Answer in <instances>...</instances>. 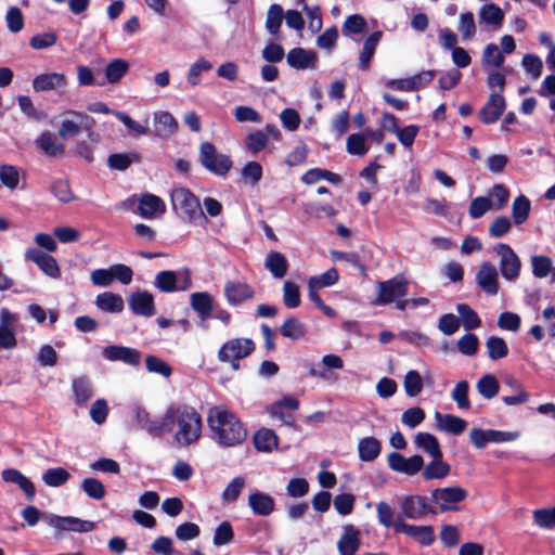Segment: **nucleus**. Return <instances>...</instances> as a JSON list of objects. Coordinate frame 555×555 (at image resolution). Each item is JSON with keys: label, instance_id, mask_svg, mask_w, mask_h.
<instances>
[{"label": "nucleus", "instance_id": "nucleus-1", "mask_svg": "<svg viewBox=\"0 0 555 555\" xmlns=\"http://www.w3.org/2000/svg\"><path fill=\"white\" fill-rule=\"evenodd\" d=\"M202 416L186 404H171L163 414L162 436L172 435V441L180 448L195 443L202 435Z\"/></svg>", "mask_w": 555, "mask_h": 555}, {"label": "nucleus", "instance_id": "nucleus-2", "mask_svg": "<svg viewBox=\"0 0 555 555\" xmlns=\"http://www.w3.org/2000/svg\"><path fill=\"white\" fill-rule=\"evenodd\" d=\"M207 425L212 438L224 447L238 446L247 438L244 424L235 413L223 405H215L208 410Z\"/></svg>", "mask_w": 555, "mask_h": 555}, {"label": "nucleus", "instance_id": "nucleus-3", "mask_svg": "<svg viewBox=\"0 0 555 555\" xmlns=\"http://www.w3.org/2000/svg\"><path fill=\"white\" fill-rule=\"evenodd\" d=\"M170 197L173 209L183 219L190 222L205 219L198 198L188 189L175 188L171 191Z\"/></svg>", "mask_w": 555, "mask_h": 555}, {"label": "nucleus", "instance_id": "nucleus-4", "mask_svg": "<svg viewBox=\"0 0 555 555\" xmlns=\"http://www.w3.org/2000/svg\"><path fill=\"white\" fill-rule=\"evenodd\" d=\"M467 491L460 486L436 488L430 491V502L440 513L454 512L467 498Z\"/></svg>", "mask_w": 555, "mask_h": 555}, {"label": "nucleus", "instance_id": "nucleus-5", "mask_svg": "<svg viewBox=\"0 0 555 555\" xmlns=\"http://www.w3.org/2000/svg\"><path fill=\"white\" fill-rule=\"evenodd\" d=\"M154 286L163 293L184 292L191 288L192 279L189 269L165 270L156 274Z\"/></svg>", "mask_w": 555, "mask_h": 555}, {"label": "nucleus", "instance_id": "nucleus-6", "mask_svg": "<svg viewBox=\"0 0 555 555\" xmlns=\"http://www.w3.org/2000/svg\"><path fill=\"white\" fill-rule=\"evenodd\" d=\"M255 349V344L249 338H233L224 343L218 351L220 362L231 363L234 371L240 369L238 360L249 356Z\"/></svg>", "mask_w": 555, "mask_h": 555}, {"label": "nucleus", "instance_id": "nucleus-7", "mask_svg": "<svg viewBox=\"0 0 555 555\" xmlns=\"http://www.w3.org/2000/svg\"><path fill=\"white\" fill-rule=\"evenodd\" d=\"M199 162L209 172L221 177L225 176L232 167L229 156L218 153L209 142L201 144Z\"/></svg>", "mask_w": 555, "mask_h": 555}, {"label": "nucleus", "instance_id": "nucleus-8", "mask_svg": "<svg viewBox=\"0 0 555 555\" xmlns=\"http://www.w3.org/2000/svg\"><path fill=\"white\" fill-rule=\"evenodd\" d=\"M493 250L500 256L499 267L502 276L508 282H515L519 278L521 268L517 254L509 245L503 243L496 244Z\"/></svg>", "mask_w": 555, "mask_h": 555}, {"label": "nucleus", "instance_id": "nucleus-9", "mask_svg": "<svg viewBox=\"0 0 555 555\" xmlns=\"http://www.w3.org/2000/svg\"><path fill=\"white\" fill-rule=\"evenodd\" d=\"M430 499L425 495H406L398 501L401 517L411 520H420L429 513L435 514V508L429 504Z\"/></svg>", "mask_w": 555, "mask_h": 555}, {"label": "nucleus", "instance_id": "nucleus-10", "mask_svg": "<svg viewBox=\"0 0 555 555\" xmlns=\"http://www.w3.org/2000/svg\"><path fill=\"white\" fill-rule=\"evenodd\" d=\"M408 294V282L400 275L390 280L378 282L377 297L374 304L377 306L395 302Z\"/></svg>", "mask_w": 555, "mask_h": 555}, {"label": "nucleus", "instance_id": "nucleus-11", "mask_svg": "<svg viewBox=\"0 0 555 555\" xmlns=\"http://www.w3.org/2000/svg\"><path fill=\"white\" fill-rule=\"evenodd\" d=\"M20 315L8 308L0 309V350H12L17 346L16 330Z\"/></svg>", "mask_w": 555, "mask_h": 555}, {"label": "nucleus", "instance_id": "nucleus-12", "mask_svg": "<svg viewBox=\"0 0 555 555\" xmlns=\"http://www.w3.org/2000/svg\"><path fill=\"white\" fill-rule=\"evenodd\" d=\"M69 80L64 73H41L33 79L31 86L35 92L63 93L68 87Z\"/></svg>", "mask_w": 555, "mask_h": 555}, {"label": "nucleus", "instance_id": "nucleus-13", "mask_svg": "<svg viewBox=\"0 0 555 555\" xmlns=\"http://www.w3.org/2000/svg\"><path fill=\"white\" fill-rule=\"evenodd\" d=\"M387 463L389 468L393 472L408 476L416 475L424 467V460L418 454L405 457L398 452H391L387 457Z\"/></svg>", "mask_w": 555, "mask_h": 555}, {"label": "nucleus", "instance_id": "nucleus-14", "mask_svg": "<svg viewBox=\"0 0 555 555\" xmlns=\"http://www.w3.org/2000/svg\"><path fill=\"white\" fill-rule=\"evenodd\" d=\"M477 285L488 295L495 296L499 293V272L495 266L485 261L476 273Z\"/></svg>", "mask_w": 555, "mask_h": 555}, {"label": "nucleus", "instance_id": "nucleus-15", "mask_svg": "<svg viewBox=\"0 0 555 555\" xmlns=\"http://www.w3.org/2000/svg\"><path fill=\"white\" fill-rule=\"evenodd\" d=\"M24 257L26 260L36 263L46 275L52 279H59L61 276V270L55 258L40 249L28 248Z\"/></svg>", "mask_w": 555, "mask_h": 555}, {"label": "nucleus", "instance_id": "nucleus-16", "mask_svg": "<svg viewBox=\"0 0 555 555\" xmlns=\"http://www.w3.org/2000/svg\"><path fill=\"white\" fill-rule=\"evenodd\" d=\"M397 532H402L425 546L433 544L435 541L433 527L406 524L401 516H398Z\"/></svg>", "mask_w": 555, "mask_h": 555}, {"label": "nucleus", "instance_id": "nucleus-17", "mask_svg": "<svg viewBox=\"0 0 555 555\" xmlns=\"http://www.w3.org/2000/svg\"><path fill=\"white\" fill-rule=\"evenodd\" d=\"M48 524L59 530L74 531V532H90L94 529V522L90 520H83L77 517H62L51 515L48 519Z\"/></svg>", "mask_w": 555, "mask_h": 555}, {"label": "nucleus", "instance_id": "nucleus-18", "mask_svg": "<svg viewBox=\"0 0 555 555\" xmlns=\"http://www.w3.org/2000/svg\"><path fill=\"white\" fill-rule=\"evenodd\" d=\"M130 310L138 315L152 317L155 314L154 297L146 291H138L128 299Z\"/></svg>", "mask_w": 555, "mask_h": 555}, {"label": "nucleus", "instance_id": "nucleus-19", "mask_svg": "<svg viewBox=\"0 0 555 555\" xmlns=\"http://www.w3.org/2000/svg\"><path fill=\"white\" fill-rule=\"evenodd\" d=\"M360 530L353 525L343 527V533L337 541V550L340 555H356L360 548Z\"/></svg>", "mask_w": 555, "mask_h": 555}, {"label": "nucleus", "instance_id": "nucleus-20", "mask_svg": "<svg viewBox=\"0 0 555 555\" xmlns=\"http://www.w3.org/2000/svg\"><path fill=\"white\" fill-rule=\"evenodd\" d=\"M166 211L164 201L154 194H144L138 199L137 212L144 219H153Z\"/></svg>", "mask_w": 555, "mask_h": 555}, {"label": "nucleus", "instance_id": "nucleus-21", "mask_svg": "<svg viewBox=\"0 0 555 555\" xmlns=\"http://www.w3.org/2000/svg\"><path fill=\"white\" fill-rule=\"evenodd\" d=\"M224 297L229 305L237 306L254 297L253 288L243 282L228 281L224 284Z\"/></svg>", "mask_w": 555, "mask_h": 555}, {"label": "nucleus", "instance_id": "nucleus-22", "mask_svg": "<svg viewBox=\"0 0 555 555\" xmlns=\"http://www.w3.org/2000/svg\"><path fill=\"white\" fill-rule=\"evenodd\" d=\"M131 413L140 428L144 429L152 437H162L163 415L152 420L150 413L140 405H134L131 409Z\"/></svg>", "mask_w": 555, "mask_h": 555}, {"label": "nucleus", "instance_id": "nucleus-23", "mask_svg": "<svg viewBox=\"0 0 555 555\" xmlns=\"http://www.w3.org/2000/svg\"><path fill=\"white\" fill-rule=\"evenodd\" d=\"M102 354L109 361H122L129 365H138L141 358L138 350L122 346H107L103 349Z\"/></svg>", "mask_w": 555, "mask_h": 555}, {"label": "nucleus", "instance_id": "nucleus-24", "mask_svg": "<svg viewBox=\"0 0 555 555\" xmlns=\"http://www.w3.org/2000/svg\"><path fill=\"white\" fill-rule=\"evenodd\" d=\"M505 109V100L500 93H492L487 104L481 108L479 116L483 124L495 122Z\"/></svg>", "mask_w": 555, "mask_h": 555}, {"label": "nucleus", "instance_id": "nucleus-25", "mask_svg": "<svg viewBox=\"0 0 555 555\" xmlns=\"http://www.w3.org/2000/svg\"><path fill=\"white\" fill-rule=\"evenodd\" d=\"M248 506L255 515L269 516L274 512V499L261 491H254L248 496Z\"/></svg>", "mask_w": 555, "mask_h": 555}, {"label": "nucleus", "instance_id": "nucleus-26", "mask_svg": "<svg viewBox=\"0 0 555 555\" xmlns=\"http://www.w3.org/2000/svg\"><path fill=\"white\" fill-rule=\"evenodd\" d=\"M435 425L436 428L440 431L452 435H460L465 430L467 422L464 418L452 414H441L440 412H436Z\"/></svg>", "mask_w": 555, "mask_h": 555}, {"label": "nucleus", "instance_id": "nucleus-27", "mask_svg": "<svg viewBox=\"0 0 555 555\" xmlns=\"http://www.w3.org/2000/svg\"><path fill=\"white\" fill-rule=\"evenodd\" d=\"M318 56L312 51L294 48L287 54V63L295 69L315 68Z\"/></svg>", "mask_w": 555, "mask_h": 555}, {"label": "nucleus", "instance_id": "nucleus-28", "mask_svg": "<svg viewBox=\"0 0 555 555\" xmlns=\"http://www.w3.org/2000/svg\"><path fill=\"white\" fill-rule=\"evenodd\" d=\"M450 465L443 461V454L433 457L431 461L422 468L424 480H440L449 476Z\"/></svg>", "mask_w": 555, "mask_h": 555}, {"label": "nucleus", "instance_id": "nucleus-29", "mask_svg": "<svg viewBox=\"0 0 555 555\" xmlns=\"http://www.w3.org/2000/svg\"><path fill=\"white\" fill-rule=\"evenodd\" d=\"M153 119L155 134L159 138H169L178 130V122L169 112H155Z\"/></svg>", "mask_w": 555, "mask_h": 555}, {"label": "nucleus", "instance_id": "nucleus-30", "mask_svg": "<svg viewBox=\"0 0 555 555\" xmlns=\"http://www.w3.org/2000/svg\"><path fill=\"white\" fill-rule=\"evenodd\" d=\"M1 477L5 482L17 485L24 491L29 501L35 498L36 489L34 483L20 470L14 468L4 469L1 473Z\"/></svg>", "mask_w": 555, "mask_h": 555}, {"label": "nucleus", "instance_id": "nucleus-31", "mask_svg": "<svg viewBox=\"0 0 555 555\" xmlns=\"http://www.w3.org/2000/svg\"><path fill=\"white\" fill-rule=\"evenodd\" d=\"M479 22L498 29L504 21L503 10L495 3H487L479 9Z\"/></svg>", "mask_w": 555, "mask_h": 555}, {"label": "nucleus", "instance_id": "nucleus-32", "mask_svg": "<svg viewBox=\"0 0 555 555\" xmlns=\"http://www.w3.org/2000/svg\"><path fill=\"white\" fill-rule=\"evenodd\" d=\"M95 306L104 312L119 313L124 310L125 302L120 295L112 292H104L96 296Z\"/></svg>", "mask_w": 555, "mask_h": 555}, {"label": "nucleus", "instance_id": "nucleus-33", "mask_svg": "<svg viewBox=\"0 0 555 555\" xmlns=\"http://www.w3.org/2000/svg\"><path fill=\"white\" fill-rule=\"evenodd\" d=\"M214 65L205 57L197 59L192 63L186 73L185 79L190 88H195L201 85L202 76L212 69Z\"/></svg>", "mask_w": 555, "mask_h": 555}, {"label": "nucleus", "instance_id": "nucleus-34", "mask_svg": "<svg viewBox=\"0 0 555 555\" xmlns=\"http://www.w3.org/2000/svg\"><path fill=\"white\" fill-rule=\"evenodd\" d=\"M253 442L259 452L269 453L278 448L279 439L272 429L260 428L255 433Z\"/></svg>", "mask_w": 555, "mask_h": 555}, {"label": "nucleus", "instance_id": "nucleus-35", "mask_svg": "<svg viewBox=\"0 0 555 555\" xmlns=\"http://www.w3.org/2000/svg\"><path fill=\"white\" fill-rule=\"evenodd\" d=\"M414 443L417 449L428 454L431 459L442 455L438 439L429 433H417L414 437Z\"/></svg>", "mask_w": 555, "mask_h": 555}, {"label": "nucleus", "instance_id": "nucleus-36", "mask_svg": "<svg viewBox=\"0 0 555 555\" xmlns=\"http://www.w3.org/2000/svg\"><path fill=\"white\" fill-rule=\"evenodd\" d=\"M36 145L44 154L49 156H56L63 153L64 146L59 139L51 132L44 131L36 140Z\"/></svg>", "mask_w": 555, "mask_h": 555}, {"label": "nucleus", "instance_id": "nucleus-37", "mask_svg": "<svg viewBox=\"0 0 555 555\" xmlns=\"http://www.w3.org/2000/svg\"><path fill=\"white\" fill-rule=\"evenodd\" d=\"M264 267L275 279H282L287 272L288 262L283 254L279 251H270L267 255Z\"/></svg>", "mask_w": 555, "mask_h": 555}, {"label": "nucleus", "instance_id": "nucleus-38", "mask_svg": "<svg viewBox=\"0 0 555 555\" xmlns=\"http://www.w3.org/2000/svg\"><path fill=\"white\" fill-rule=\"evenodd\" d=\"M72 390L74 392V402L79 405L87 403L93 395L91 383L85 376L73 379Z\"/></svg>", "mask_w": 555, "mask_h": 555}, {"label": "nucleus", "instance_id": "nucleus-39", "mask_svg": "<svg viewBox=\"0 0 555 555\" xmlns=\"http://www.w3.org/2000/svg\"><path fill=\"white\" fill-rule=\"evenodd\" d=\"M380 38L382 31H375L365 39L363 49L359 55V65L362 70H367L370 68V62L375 53Z\"/></svg>", "mask_w": 555, "mask_h": 555}, {"label": "nucleus", "instance_id": "nucleus-40", "mask_svg": "<svg viewBox=\"0 0 555 555\" xmlns=\"http://www.w3.org/2000/svg\"><path fill=\"white\" fill-rule=\"evenodd\" d=\"M214 298L206 292L193 293L190 297L191 307L202 319L210 317Z\"/></svg>", "mask_w": 555, "mask_h": 555}, {"label": "nucleus", "instance_id": "nucleus-41", "mask_svg": "<svg viewBox=\"0 0 555 555\" xmlns=\"http://www.w3.org/2000/svg\"><path fill=\"white\" fill-rule=\"evenodd\" d=\"M358 452L361 461L372 462L380 453V442L374 437H365L359 441Z\"/></svg>", "mask_w": 555, "mask_h": 555}, {"label": "nucleus", "instance_id": "nucleus-42", "mask_svg": "<svg viewBox=\"0 0 555 555\" xmlns=\"http://www.w3.org/2000/svg\"><path fill=\"white\" fill-rule=\"evenodd\" d=\"M476 389L482 398L490 400L499 393L500 383L494 375L485 374L478 379Z\"/></svg>", "mask_w": 555, "mask_h": 555}, {"label": "nucleus", "instance_id": "nucleus-43", "mask_svg": "<svg viewBox=\"0 0 555 555\" xmlns=\"http://www.w3.org/2000/svg\"><path fill=\"white\" fill-rule=\"evenodd\" d=\"M531 210V203L525 195L517 196L512 204V216L515 224L525 223Z\"/></svg>", "mask_w": 555, "mask_h": 555}, {"label": "nucleus", "instance_id": "nucleus-44", "mask_svg": "<svg viewBox=\"0 0 555 555\" xmlns=\"http://www.w3.org/2000/svg\"><path fill=\"white\" fill-rule=\"evenodd\" d=\"M301 180L305 184H314L320 180H326L333 184H339L341 182V178L339 175L320 168H313L308 170L302 176Z\"/></svg>", "mask_w": 555, "mask_h": 555}, {"label": "nucleus", "instance_id": "nucleus-45", "mask_svg": "<svg viewBox=\"0 0 555 555\" xmlns=\"http://www.w3.org/2000/svg\"><path fill=\"white\" fill-rule=\"evenodd\" d=\"M378 522L385 528H393L397 532L398 516L395 509L386 502L380 501L376 504Z\"/></svg>", "mask_w": 555, "mask_h": 555}, {"label": "nucleus", "instance_id": "nucleus-46", "mask_svg": "<svg viewBox=\"0 0 555 555\" xmlns=\"http://www.w3.org/2000/svg\"><path fill=\"white\" fill-rule=\"evenodd\" d=\"M456 311L460 315V323L462 322L464 328L466 331H472L480 326L481 320L468 305L459 304L456 306Z\"/></svg>", "mask_w": 555, "mask_h": 555}, {"label": "nucleus", "instance_id": "nucleus-47", "mask_svg": "<svg viewBox=\"0 0 555 555\" xmlns=\"http://www.w3.org/2000/svg\"><path fill=\"white\" fill-rule=\"evenodd\" d=\"M532 518L533 522L541 529L551 530L555 528V505L534 509Z\"/></svg>", "mask_w": 555, "mask_h": 555}, {"label": "nucleus", "instance_id": "nucleus-48", "mask_svg": "<svg viewBox=\"0 0 555 555\" xmlns=\"http://www.w3.org/2000/svg\"><path fill=\"white\" fill-rule=\"evenodd\" d=\"M246 486V479L243 476H237L232 479V481L225 487L221 494V500L224 505H229L234 503L244 487Z\"/></svg>", "mask_w": 555, "mask_h": 555}, {"label": "nucleus", "instance_id": "nucleus-49", "mask_svg": "<svg viewBox=\"0 0 555 555\" xmlns=\"http://www.w3.org/2000/svg\"><path fill=\"white\" fill-rule=\"evenodd\" d=\"M69 478V473L63 467L49 468L42 474V481L53 488L65 485Z\"/></svg>", "mask_w": 555, "mask_h": 555}, {"label": "nucleus", "instance_id": "nucleus-50", "mask_svg": "<svg viewBox=\"0 0 555 555\" xmlns=\"http://www.w3.org/2000/svg\"><path fill=\"white\" fill-rule=\"evenodd\" d=\"M488 356L491 360L496 361L503 359L508 354V347L506 341L499 336H491L486 341Z\"/></svg>", "mask_w": 555, "mask_h": 555}, {"label": "nucleus", "instance_id": "nucleus-51", "mask_svg": "<svg viewBox=\"0 0 555 555\" xmlns=\"http://www.w3.org/2000/svg\"><path fill=\"white\" fill-rule=\"evenodd\" d=\"M423 378L421 374L415 370H410L406 372L403 379L404 391L408 397H416L423 390Z\"/></svg>", "mask_w": 555, "mask_h": 555}, {"label": "nucleus", "instance_id": "nucleus-52", "mask_svg": "<svg viewBox=\"0 0 555 555\" xmlns=\"http://www.w3.org/2000/svg\"><path fill=\"white\" fill-rule=\"evenodd\" d=\"M283 9L280 4H271L267 12L266 29L273 36L278 35L283 21Z\"/></svg>", "mask_w": 555, "mask_h": 555}, {"label": "nucleus", "instance_id": "nucleus-53", "mask_svg": "<svg viewBox=\"0 0 555 555\" xmlns=\"http://www.w3.org/2000/svg\"><path fill=\"white\" fill-rule=\"evenodd\" d=\"M488 194L489 198L492 201V209L495 211L502 210L508 203L509 191L501 183L494 184L489 190Z\"/></svg>", "mask_w": 555, "mask_h": 555}, {"label": "nucleus", "instance_id": "nucleus-54", "mask_svg": "<svg viewBox=\"0 0 555 555\" xmlns=\"http://www.w3.org/2000/svg\"><path fill=\"white\" fill-rule=\"evenodd\" d=\"M305 333V325L296 318L287 319L281 326V335L293 340L300 339Z\"/></svg>", "mask_w": 555, "mask_h": 555}, {"label": "nucleus", "instance_id": "nucleus-55", "mask_svg": "<svg viewBox=\"0 0 555 555\" xmlns=\"http://www.w3.org/2000/svg\"><path fill=\"white\" fill-rule=\"evenodd\" d=\"M346 150L350 155L364 156L369 152L365 135L352 133L347 138Z\"/></svg>", "mask_w": 555, "mask_h": 555}, {"label": "nucleus", "instance_id": "nucleus-56", "mask_svg": "<svg viewBox=\"0 0 555 555\" xmlns=\"http://www.w3.org/2000/svg\"><path fill=\"white\" fill-rule=\"evenodd\" d=\"M468 391L469 385L466 380L456 383L453 390L451 391V398L460 410H467L470 408Z\"/></svg>", "mask_w": 555, "mask_h": 555}, {"label": "nucleus", "instance_id": "nucleus-57", "mask_svg": "<svg viewBox=\"0 0 555 555\" xmlns=\"http://www.w3.org/2000/svg\"><path fill=\"white\" fill-rule=\"evenodd\" d=\"M457 30L463 40H472L477 31L474 15L472 12L462 13L459 18Z\"/></svg>", "mask_w": 555, "mask_h": 555}, {"label": "nucleus", "instance_id": "nucleus-58", "mask_svg": "<svg viewBox=\"0 0 555 555\" xmlns=\"http://www.w3.org/2000/svg\"><path fill=\"white\" fill-rule=\"evenodd\" d=\"M300 291L296 283L286 281L283 284V304L291 309L300 305Z\"/></svg>", "mask_w": 555, "mask_h": 555}, {"label": "nucleus", "instance_id": "nucleus-59", "mask_svg": "<svg viewBox=\"0 0 555 555\" xmlns=\"http://www.w3.org/2000/svg\"><path fill=\"white\" fill-rule=\"evenodd\" d=\"M129 65L126 61L117 59L111 62L105 68V76L108 82H118L128 72Z\"/></svg>", "mask_w": 555, "mask_h": 555}, {"label": "nucleus", "instance_id": "nucleus-60", "mask_svg": "<svg viewBox=\"0 0 555 555\" xmlns=\"http://www.w3.org/2000/svg\"><path fill=\"white\" fill-rule=\"evenodd\" d=\"M492 209V201L487 196L475 197L469 205L468 214L472 219H479Z\"/></svg>", "mask_w": 555, "mask_h": 555}, {"label": "nucleus", "instance_id": "nucleus-61", "mask_svg": "<svg viewBox=\"0 0 555 555\" xmlns=\"http://www.w3.org/2000/svg\"><path fill=\"white\" fill-rule=\"evenodd\" d=\"M268 141V134L262 130H257L246 137L245 145L253 154H257L267 146Z\"/></svg>", "mask_w": 555, "mask_h": 555}, {"label": "nucleus", "instance_id": "nucleus-62", "mask_svg": "<svg viewBox=\"0 0 555 555\" xmlns=\"http://www.w3.org/2000/svg\"><path fill=\"white\" fill-rule=\"evenodd\" d=\"M425 417V411L420 406H414L401 414V423L409 428H415L423 423Z\"/></svg>", "mask_w": 555, "mask_h": 555}, {"label": "nucleus", "instance_id": "nucleus-63", "mask_svg": "<svg viewBox=\"0 0 555 555\" xmlns=\"http://www.w3.org/2000/svg\"><path fill=\"white\" fill-rule=\"evenodd\" d=\"M83 492L91 499L101 500L105 496L104 485L95 478H86L81 482Z\"/></svg>", "mask_w": 555, "mask_h": 555}, {"label": "nucleus", "instance_id": "nucleus-64", "mask_svg": "<svg viewBox=\"0 0 555 555\" xmlns=\"http://www.w3.org/2000/svg\"><path fill=\"white\" fill-rule=\"evenodd\" d=\"M483 65H490L493 67H501L504 63V55L500 51L499 47L494 43L486 46L482 53Z\"/></svg>", "mask_w": 555, "mask_h": 555}]
</instances>
